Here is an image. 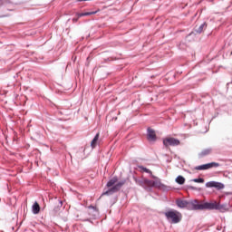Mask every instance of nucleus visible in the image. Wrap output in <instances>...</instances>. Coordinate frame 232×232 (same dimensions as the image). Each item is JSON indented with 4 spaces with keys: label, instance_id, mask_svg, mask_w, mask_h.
<instances>
[{
    "label": "nucleus",
    "instance_id": "f257e3e1",
    "mask_svg": "<svg viewBox=\"0 0 232 232\" xmlns=\"http://www.w3.org/2000/svg\"><path fill=\"white\" fill-rule=\"evenodd\" d=\"M176 206L181 209L186 208L190 211H203L204 203H199L197 199L192 201L178 199L176 200Z\"/></svg>",
    "mask_w": 232,
    "mask_h": 232
},
{
    "label": "nucleus",
    "instance_id": "f03ea898",
    "mask_svg": "<svg viewBox=\"0 0 232 232\" xmlns=\"http://www.w3.org/2000/svg\"><path fill=\"white\" fill-rule=\"evenodd\" d=\"M135 182L138 186L143 188L145 191H151L152 188H160L162 184L160 180H151L144 178L140 179H135Z\"/></svg>",
    "mask_w": 232,
    "mask_h": 232
},
{
    "label": "nucleus",
    "instance_id": "7ed1b4c3",
    "mask_svg": "<svg viewBox=\"0 0 232 232\" xmlns=\"http://www.w3.org/2000/svg\"><path fill=\"white\" fill-rule=\"evenodd\" d=\"M231 205L225 203L220 204L214 201L212 203L205 202L203 203V211L204 209L213 210L216 209L217 211H220V213H226V211H229Z\"/></svg>",
    "mask_w": 232,
    "mask_h": 232
},
{
    "label": "nucleus",
    "instance_id": "20e7f679",
    "mask_svg": "<svg viewBox=\"0 0 232 232\" xmlns=\"http://www.w3.org/2000/svg\"><path fill=\"white\" fill-rule=\"evenodd\" d=\"M164 215L171 224H179L182 220V214L176 209H169L164 212Z\"/></svg>",
    "mask_w": 232,
    "mask_h": 232
},
{
    "label": "nucleus",
    "instance_id": "39448f33",
    "mask_svg": "<svg viewBox=\"0 0 232 232\" xmlns=\"http://www.w3.org/2000/svg\"><path fill=\"white\" fill-rule=\"evenodd\" d=\"M124 184H126V180L119 181L116 185L112 186L108 190L102 192V196H104V195H113V193H117L118 191H121V188H122V186Z\"/></svg>",
    "mask_w": 232,
    "mask_h": 232
},
{
    "label": "nucleus",
    "instance_id": "423d86ee",
    "mask_svg": "<svg viewBox=\"0 0 232 232\" xmlns=\"http://www.w3.org/2000/svg\"><path fill=\"white\" fill-rule=\"evenodd\" d=\"M180 144V140L175 138H166L163 140V145L165 148H169V146H179Z\"/></svg>",
    "mask_w": 232,
    "mask_h": 232
},
{
    "label": "nucleus",
    "instance_id": "0eeeda50",
    "mask_svg": "<svg viewBox=\"0 0 232 232\" xmlns=\"http://www.w3.org/2000/svg\"><path fill=\"white\" fill-rule=\"evenodd\" d=\"M206 188H215L218 190L224 189L226 186L218 181H208L206 183Z\"/></svg>",
    "mask_w": 232,
    "mask_h": 232
},
{
    "label": "nucleus",
    "instance_id": "6e6552de",
    "mask_svg": "<svg viewBox=\"0 0 232 232\" xmlns=\"http://www.w3.org/2000/svg\"><path fill=\"white\" fill-rule=\"evenodd\" d=\"M147 139L150 142H155V140H157V134H155V130L153 129L148 128Z\"/></svg>",
    "mask_w": 232,
    "mask_h": 232
},
{
    "label": "nucleus",
    "instance_id": "1a4fd4ad",
    "mask_svg": "<svg viewBox=\"0 0 232 232\" xmlns=\"http://www.w3.org/2000/svg\"><path fill=\"white\" fill-rule=\"evenodd\" d=\"M213 153V148H208L201 150V152L198 153V159H204V157H208V155H211Z\"/></svg>",
    "mask_w": 232,
    "mask_h": 232
},
{
    "label": "nucleus",
    "instance_id": "9d476101",
    "mask_svg": "<svg viewBox=\"0 0 232 232\" xmlns=\"http://www.w3.org/2000/svg\"><path fill=\"white\" fill-rule=\"evenodd\" d=\"M206 28H208V24L206 22H204L198 27L195 28V32H196V34H202V32H204V30H206Z\"/></svg>",
    "mask_w": 232,
    "mask_h": 232
},
{
    "label": "nucleus",
    "instance_id": "9b49d317",
    "mask_svg": "<svg viewBox=\"0 0 232 232\" xmlns=\"http://www.w3.org/2000/svg\"><path fill=\"white\" fill-rule=\"evenodd\" d=\"M32 208H33L34 215H39L41 211V207L39 206V203L34 202Z\"/></svg>",
    "mask_w": 232,
    "mask_h": 232
},
{
    "label": "nucleus",
    "instance_id": "f8f14e48",
    "mask_svg": "<svg viewBox=\"0 0 232 232\" xmlns=\"http://www.w3.org/2000/svg\"><path fill=\"white\" fill-rule=\"evenodd\" d=\"M220 166V163L217 162H210L205 164V169H211V168H218Z\"/></svg>",
    "mask_w": 232,
    "mask_h": 232
},
{
    "label": "nucleus",
    "instance_id": "ddd939ff",
    "mask_svg": "<svg viewBox=\"0 0 232 232\" xmlns=\"http://www.w3.org/2000/svg\"><path fill=\"white\" fill-rule=\"evenodd\" d=\"M98 140H99V133H97V134L94 136L93 140H92V142H91L92 148H95V147L97 146Z\"/></svg>",
    "mask_w": 232,
    "mask_h": 232
},
{
    "label": "nucleus",
    "instance_id": "4468645a",
    "mask_svg": "<svg viewBox=\"0 0 232 232\" xmlns=\"http://www.w3.org/2000/svg\"><path fill=\"white\" fill-rule=\"evenodd\" d=\"M176 182H177V184H179L180 186H182V184H184L186 182V179L182 176H178L176 178Z\"/></svg>",
    "mask_w": 232,
    "mask_h": 232
},
{
    "label": "nucleus",
    "instance_id": "2eb2a0df",
    "mask_svg": "<svg viewBox=\"0 0 232 232\" xmlns=\"http://www.w3.org/2000/svg\"><path fill=\"white\" fill-rule=\"evenodd\" d=\"M117 180H119L118 179H117V177H114L113 179H110L108 182H107V188H111V186H113L116 182H117Z\"/></svg>",
    "mask_w": 232,
    "mask_h": 232
},
{
    "label": "nucleus",
    "instance_id": "dca6fc26",
    "mask_svg": "<svg viewBox=\"0 0 232 232\" xmlns=\"http://www.w3.org/2000/svg\"><path fill=\"white\" fill-rule=\"evenodd\" d=\"M140 169H141V171H144L145 173H149L150 175H151V170H150V169L143 167V166H140L139 167Z\"/></svg>",
    "mask_w": 232,
    "mask_h": 232
},
{
    "label": "nucleus",
    "instance_id": "f3484780",
    "mask_svg": "<svg viewBox=\"0 0 232 232\" xmlns=\"http://www.w3.org/2000/svg\"><path fill=\"white\" fill-rule=\"evenodd\" d=\"M195 169H197L198 171H205L206 170V165L203 164V165L197 166V167H195Z\"/></svg>",
    "mask_w": 232,
    "mask_h": 232
},
{
    "label": "nucleus",
    "instance_id": "a211bd4d",
    "mask_svg": "<svg viewBox=\"0 0 232 232\" xmlns=\"http://www.w3.org/2000/svg\"><path fill=\"white\" fill-rule=\"evenodd\" d=\"M192 182H197L198 184H204V179H202V178L194 179H192Z\"/></svg>",
    "mask_w": 232,
    "mask_h": 232
},
{
    "label": "nucleus",
    "instance_id": "6ab92c4d",
    "mask_svg": "<svg viewBox=\"0 0 232 232\" xmlns=\"http://www.w3.org/2000/svg\"><path fill=\"white\" fill-rule=\"evenodd\" d=\"M95 14H97V11L86 12V13H83V16H86V15H95Z\"/></svg>",
    "mask_w": 232,
    "mask_h": 232
},
{
    "label": "nucleus",
    "instance_id": "aec40b11",
    "mask_svg": "<svg viewBox=\"0 0 232 232\" xmlns=\"http://www.w3.org/2000/svg\"><path fill=\"white\" fill-rule=\"evenodd\" d=\"M188 189H193L194 191H200V188H198L193 187V186H189Z\"/></svg>",
    "mask_w": 232,
    "mask_h": 232
},
{
    "label": "nucleus",
    "instance_id": "412c9836",
    "mask_svg": "<svg viewBox=\"0 0 232 232\" xmlns=\"http://www.w3.org/2000/svg\"><path fill=\"white\" fill-rule=\"evenodd\" d=\"M77 17H84V13H77L76 14Z\"/></svg>",
    "mask_w": 232,
    "mask_h": 232
},
{
    "label": "nucleus",
    "instance_id": "4be33fe9",
    "mask_svg": "<svg viewBox=\"0 0 232 232\" xmlns=\"http://www.w3.org/2000/svg\"><path fill=\"white\" fill-rule=\"evenodd\" d=\"M89 209H93V211H97V208L96 207H93V206H89L88 207Z\"/></svg>",
    "mask_w": 232,
    "mask_h": 232
},
{
    "label": "nucleus",
    "instance_id": "5701e85b",
    "mask_svg": "<svg viewBox=\"0 0 232 232\" xmlns=\"http://www.w3.org/2000/svg\"><path fill=\"white\" fill-rule=\"evenodd\" d=\"M79 21V16L77 18H72V23H77Z\"/></svg>",
    "mask_w": 232,
    "mask_h": 232
},
{
    "label": "nucleus",
    "instance_id": "b1692460",
    "mask_svg": "<svg viewBox=\"0 0 232 232\" xmlns=\"http://www.w3.org/2000/svg\"><path fill=\"white\" fill-rule=\"evenodd\" d=\"M85 222H90V219H85Z\"/></svg>",
    "mask_w": 232,
    "mask_h": 232
},
{
    "label": "nucleus",
    "instance_id": "393cba45",
    "mask_svg": "<svg viewBox=\"0 0 232 232\" xmlns=\"http://www.w3.org/2000/svg\"><path fill=\"white\" fill-rule=\"evenodd\" d=\"M61 206H63V201H60Z\"/></svg>",
    "mask_w": 232,
    "mask_h": 232
}]
</instances>
